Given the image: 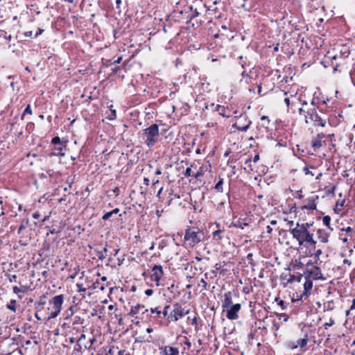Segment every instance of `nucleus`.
I'll use <instances>...</instances> for the list:
<instances>
[{
	"label": "nucleus",
	"mask_w": 355,
	"mask_h": 355,
	"mask_svg": "<svg viewBox=\"0 0 355 355\" xmlns=\"http://www.w3.org/2000/svg\"><path fill=\"white\" fill-rule=\"evenodd\" d=\"M293 239H296L300 245H307L308 247H315L316 241L313 239V234L309 230L300 226L297 223L294 228L290 231Z\"/></svg>",
	"instance_id": "1"
},
{
	"label": "nucleus",
	"mask_w": 355,
	"mask_h": 355,
	"mask_svg": "<svg viewBox=\"0 0 355 355\" xmlns=\"http://www.w3.org/2000/svg\"><path fill=\"white\" fill-rule=\"evenodd\" d=\"M205 238L204 232L197 227H188L185 230L184 241L187 245L193 248Z\"/></svg>",
	"instance_id": "2"
},
{
	"label": "nucleus",
	"mask_w": 355,
	"mask_h": 355,
	"mask_svg": "<svg viewBox=\"0 0 355 355\" xmlns=\"http://www.w3.org/2000/svg\"><path fill=\"white\" fill-rule=\"evenodd\" d=\"M298 111L300 114H304L306 123H312L314 127L320 126L324 128L326 125V121L318 115L315 107H310L307 110L298 108Z\"/></svg>",
	"instance_id": "3"
},
{
	"label": "nucleus",
	"mask_w": 355,
	"mask_h": 355,
	"mask_svg": "<svg viewBox=\"0 0 355 355\" xmlns=\"http://www.w3.org/2000/svg\"><path fill=\"white\" fill-rule=\"evenodd\" d=\"M159 137V125L153 123L143 130L142 139L144 144L149 148L153 147L157 141Z\"/></svg>",
	"instance_id": "4"
},
{
	"label": "nucleus",
	"mask_w": 355,
	"mask_h": 355,
	"mask_svg": "<svg viewBox=\"0 0 355 355\" xmlns=\"http://www.w3.org/2000/svg\"><path fill=\"white\" fill-rule=\"evenodd\" d=\"M64 302L63 295H58L49 301L51 307L48 308L47 320L56 318L62 310Z\"/></svg>",
	"instance_id": "5"
},
{
	"label": "nucleus",
	"mask_w": 355,
	"mask_h": 355,
	"mask_svg": "<svg viewBox=\"0 0 355 355\" xmlns=\"http://www.w3.org/2000/svg\"><path fill=\"white\" fill-rule=\"evenodd\" d=\"M96 341L94 334H81L77 340L75 349L81 351L83 349H90L94 343Z\"/></svg>",
	"instance_id": "6"
},
{
	"label": "nucleus",
	"mask_w": 355,
	"mask_h": 355,
	"mask_svg": "<svg viewBox=\"0 0 355 355\" xmlns=\"http://www.w3.org/2000/svg\"><path fill=\"white\" fill-rule=\"evenodd\" d=\"M170 313L168 312V315L167 320L171 321H177L179 319L182 318L184 315H187L189 313V309H185L182 306L175 303L173 304V309H170Z\"/></svg>",
	"instance_id": "7"
},
{
	"label": "nucleus",
	"mask_w": 355,
	"mask_h": 355,
	"mask_svg": "<svg viewBox=\"0 0 355 355\" xmlns=\"http://www.w3.org/2000/svg\"><path fill=\"white\" fill-rule=\"evenodd\" d=\"M309 341L307 334L304 338H299L297 340H289L286 341L284 345L286 348L293 350L299 348L300 351L304 352L306 350V346Z\"/></svg>",
	"instance_id": "8"
},
{
	"label": "nucleus",
	"mask_w": 355,
	"mask_h": 355,
	"mask_svg": "<svg viewBox=\"0 0 355 355\" xmlns=\"http://www.w3.org/2000/svg\"><path fill=\"white\" fill-rule=\"evenodd\" d=\"M251 123L252 121L248 119L247 115L243 114H241L238 117L236 122L233 125V127L236 128L241 132H246Z\"/></svg>",
	"instance_id": "9"
},
{
	"label": "nucleus",
	"mask_w": 355,
	"mask_h": 355,
	"mask_svg": "<svg viewBox=\"0 0 355 355\" xmlns=\"http://www.w3.org/2000/svg\"><path fill=\"white\" fill-rule=\"evenodd\" d=\"M304 275L313 279H322L324 280L325 278L321 272L320 268L316 265L311 269H306L304 272Z\"/></svg>",
	"instance_id": "10"
},
{
	"label": "nucleus",
	"mask_w": 355,
	"mask_h": 355,
	"mask_svg": "<svg viewBox=\"0 0 355 355\" xmlns=\"http://www.w3.org/2000/svg\"><path fill=\"white\" fill-rule=\"evenodd\" d=\"M241 309V304L236 303L224 309L223 311L226 312V317L227 319L234 320L239 318V312Z\"/></svg>",
	"instance_id": "11"
},
{
	"label": "nucleus",
	"mask_w": 355,
	"mask_h": 355,
	"mask_svg": "<svg viewBox=\"0 0 355 355\" xmlns=\"http://www.w3.org/2000/svg\"><path fill=\"white\" fill-rule=\"evenodd\" d=\"M305 282L303 284L304 286V291L300 295H297V298L295 300L293 299L292 302H295L298 300H302L303 297L308 296L311 294V291L313 288V282L311 279L304 276Z\"/></svg>",
	"instance_id": "12"
},
{
	"label": "nucleus",
	"mask_w": 355,
	"mask_h": 355,
	"mask_svg": "<svg viewBox=\"0 0 355 355\" xmlns=\"http://www.w3.org/2000/svg\"><path fill=\"white\" fill-rule=\"evenodd\" d=\"M205 7V4H204L201 1H197L195 2V5L190 7V10L192 13L189 19L191 20L192 19L198 17L202 12L204 11Z\"/></svg>",
	"instance_id": "13"
},
{
	"label": "nucleus",
	"mask_w": 355,
	"mask_h": 355,
	"mask_svg": "<svg viewBox=\"0 0 355 355\" xmlns=\"http://www.w3.org/2000/svg\"><path fill=\"white\" fill-rule=\"evenodd\" d=\"M319 197L318 196H313L311 197H309L306 201H307V203L304 205H302L300 209L301 210H315L316 209V203L315 201L318 200Z\"/></svg>",
	"instance_id": "14"
},
{
	"label": "nucleus",
	"mask_w": 355,
	"mask_h": 355,
	"mask_svg": "<svg viewBox=\"0 0 355 355\" xmlns=\"http://www.w3.org/2000/svg\"><path fill=\"white\" fill-rule=\"evenodd\" d=\"M163 276V270L161 266L155 265L152 269L151 279L158 282Z\"/></svg>",
	"instance_id": "15"
},
{
	"label": "nucleus",
	"mask_w": 355,
	"mask_h": 355,
	"mask_svg": "<svg viewBox=\"0 0 355 355\" xmlns=\"http://www.w3.org/2000/svg\"><path fill=\"white\" fill-rule=\"evenodd\" d=\"M170 309V305H166L164 306L163 311L159 310L158 307L151 309V313L153 314L155 313L156 316H157L158 318H164L167 319Z\"/></svg>",
	"instance_id": "16"
},
{
	"label": "nucleus",
	"mask_w": 355,
	"mask_h": 355,
	"mask_svg": "<svg viewBox=\"0 0 355 355\" xmlns=\"http://www.w3.org/2000/svg\"><path fill=\"white\" fill-rule=\"evenodd\" d=\"M233 304L232 293L228 291L224 294V299L222 300L223 309L224 310Z\"/></svg>",
	"instance_id": "17"
},
{
	"label": "nucleus",
	"mask_w": 355,
	"mask_h": 355,
	"mask_svg": "<svg viewBox=\"0 0 355 355\" xmlns=\"http://www.w3.org/2000/svg\"><path fill=\"white\" fill-rule=\"evenodd\" d=\"M66 148H67V146L60 145V146H58V147L55 146L52 148L51 152L49 154V156L50 157H52V156L63 157L65 155Z\"/></svg>",
	"instance_id": "18"
},
{
	"label": "nucleus",
	"mask_w": 355,
	"mask_h": 355,
	"mask_svg": "<svg viewBox=\"0 0 355 355\" xmlns=\"http://www.w3.org/2000/svg\"><path fill=\"white\" fill-rule=\"evenodd\" d=\"M117 351V347L114 346H107V347L101 348L96 355H114Z\"/></svg>",
	"instance_id": "19"
},
{
	"label": "nucleus",
	"mask_w": 355,
	"mask_h": 355,
	"mask_svg": "<svg viewBox=\"0 0 355 355\" xmlns=\"http://www.w3.org/2000/svg\"><path fill=\"white\" fill-rule=\"evenodd\" d=\"M214 111L218 112L220 115L225 118H229L231 116L229 109L220 105H216Z\"/></svg>",
	"instance_id": "20"
},
{
	"label": "nucleus",
	"mask_w": 355,
	"mask_h": 355,
	"mask_svg": "<svg viewBox=\"0 0 355 355\" xmlns=\"http://www.w3.org/2000/svg\"><path fill=\"white\" fill-rule=\"evenodd\" d=\"M147 311L148 309H145V306L144 305L137 304L132 307L129 314L131 316H135V315L138 314L140 312H141V313L144 314L145 312Z\"/></svg>",
	"instance_id": "21"
},
{
	"label": "nucleus",
	"mask_w": 355,
	"mask_h": 355,
	"mask_svg": "<svg viewBox=\"0 0 355 355\" xmlns=\"http://www.w3.org/2000/svg\"><path fill=\"white\" fill-rule=\"evenodd\" d=\"M318 239L322 243H327L329 241V234L324 230L318 229L317 230Z\"/></svg>",
	"instance_id": "22"
},
{
	"label": "nucleus",
	"mask_w": 355,
	"mask_h": 355,
	"mask_svg": "<svg viewBox=\"0 0 355 355\" xmlns=\"http://www.w3.org/2000/svg\"><path fill=\"white\" fill-rule=\"evenodd\" d=\"M163 353L164 355H178L179 354V350L176 347L166 346L163 349Z\"/></svg>",
	"instance_id": "23"
},
{
	"label": "nucleus",
	"mask_w": 355,
	"mask_h": 355,
	"mask_svg": "<svg viewBox=\"0 0 355 355\" xmlns=\"http://www.w3.org/2000/svg\"><path fill=\"white\" fill-rule=\"evenodd\" d=\"M301 102V99L296 96H291V109L293 110V112H295V109L298 110V105Z\"/></svg>",
	"instance_id": "24"
},
{
	"label": "nucleus",
	"mask_w": 355,
	"mask_h": 355,
	"mask_svg": "<svg viewBox=\"0 0 355 355\" xmlns=\"http://www.w3.org/2000/svg\"><path fill=\"white\" fill-rule=\"evenodd\" d=\"M187 319H188V320H191L190 324L195 327L194 330L196 331H198V330H200V328L198 327L199 320H200L199 318H198L196 315H194L192 318H191V316H189L187 318Z\"/></svg>",
	"instance_id": "25"
},
{
	"label": "nucleus",
	"mask_w": 355,
	"mask_h": 355,
	"mask_svg": "<svg viewBox=\"0 0 355 355\" xmlns=\"http://www.w3.org/2000/svg\"><path fill=\"white\" fill-rule=\"evenodd\" d=\"M67 143H68L67 139H62L61 140V139L59 137H55L51 140V144H55V145L59 144L61 146H67Z\"/></svg>",
	"instance_id": "26"
},
{
	"label": "nucleus",
	"mask_w": 355,
	"mask_h": 355,
	"mask_svg": "<svg viewBox=\"0 0 355 355\" xmlns=\"http://www.w3.org/2000/svg\"><path fill=\"white\" fill-rule=\"evenodd\" d=\"M342 230L347 233L350 240L354 239V238L355 237V230L353 228H352L351 227H347L346 228H343Z\"/></svg>",
	"instance_id": "27"
},
{
	"label": "nucleus",
	"mask_w": 355,
	"mask_h": 355,
	"mask_svg": "<svg viewBox=\"0 0 355 355\" xmlns=\"http://www.w3.org/2000/svg\"><path fill=\"white\" fill-rule=\"evenodd\" d=\"M304 276V275H300L297 276L292 275L290 276L289 279H288V283H292L294 282H300Z\"/></svg>",
	"instance_id": "28"
},
{
	"label": "nucleus",
	"mask_w": 355,
	"mask_h": 355,
	"mask_svg": "<svg viewBox=\"0 0 355 355\" xmlns=\"http://www.w3.org/2000/svg\"><path fill=\"white\" fill-rule=\"evenodd\" d=\"M346 316L349 317V315H355V298L352 301V304L349 310H347L345 312Z\"/></svg>",
	"instance_id": "29"
},
{
	"label": "nucleus",
	"mask_w": 355,
	"mask_h": 355,
	"mask_svg": "<svg viewBox=\"0 0 355 355\" xmlns=\"http://www.w3.org/2000/svg\"><path fill=\"white\" fill-rule=\"evenodd\" d=\"M349 239V237L347 233L341 229L339 233V239L341 240L343 243H347Z\"/></svg>",
	"instance_id": "30"
},
{
	"label": "nucleus",
	"mask_w": 355,
	"mask_h": 355,
	"mask_svg": "<svg viewBox=\"0 0 355 355\" xmlns=\"http://www.w3.org/2000/svg\"><path fill=\"white\" fill-rule=\"evenodd\" d=\"M29 223V220L28 218H25L22 220L21 222V224L20 225V226L19 227V229H18V231H17V233L19 234H20L22 232L23 230L26 229V226Z\"/></svg>",
	"instance_id": "31"
},
{
	"label": "nucleus",
	"mask_w": 355,
	"mask_h": 355,
	"mask_svg": "<svg viewBox=\"0 0 355 355\" xmlns=\"http://www.w3.org/2000/svg\"><path fill=\"white\" fill-rule=\"evenodd\" d=\"M107 249L106 248H103L102 250L98 251L97 252V257L98 259L103 260L107 257Z\"/></svg>",
	"instance_id": "32"
},
{
	"label": "nucleus",
	"mask_w": 355,
	"mask_h": 355,
	"mask_svg": "<svg viewBox=\"0 0 355 355\" xmlns=\"http://www.w3.org/2000/svg\"><path fill=\"white\" fill-rule=\"evenodd\" d=\"M223 178H220L219 181L216 183V184L214 187V189L222 193L223 191Z\"/></svg>",
	"instance_id": "33"
},
{
	"label": "nucleus",
	"mask_w": 355,
	"mask_h": 355,
	"mask_svg": "<svg viewBox=\"0 0 355 355\" xmlns=\"http://www.w3.org/2000/svg\"><path fill=\"white\" fill-rule=\"evenodd\" d=\"M323 224L327 226L330 230H333V228L330 226L331 217L329 216H324L322 218Z\"/></svg>",
	"instance_id": "34"
},
{
	"label": "nucleus",
	"mask_w": 355,
	"mask_h": 355,
	"mask_svg": "<svg viewBox=\"0 0 355 355\" xmlns=\"http://www.w3.org/2000/svg\"><path fill=\"white\" fill-rule=\"evenodd\" d=\"M322 141L321 139H315L312 141V147L315 149H319L322 146Z\"/></svg>",
	"instance_id": "35"
},
{
	"label": "nucleus",
	"mask_w": 355,
	"mask_h": 355,
	"mask_svg": "<svg viewBox=\"0 0 355 355\" xmlns=\"http://www.w3.org/2000/svg\"><path fill=\"white\" fill-rule=\"evenodd\" d=\"M93 288L94 289H100L101 291H103L105 288V285L102 284L99 281H96L93 284Z\"/></svg>",
	"instance_id": "36"
},
{
	"label": "nucleus",
	"mask_w": 355,
	"mask_h": 355,
	"mask_svg": "<svg viewBox=\"0 0 355 355\" xmlns=\"http://www.w3.org/2000/svg\"><path fill=\"white\" fill-rule=\"evenodd\" d=\"M16 300H11L10 302L6 305L7 309L15 312L16 311Z\"/></svg>",
	"instance_id": "37"
},
{
	"label": "nucleus",
	"mask_w": 355,
	"mask_h": 355,
	"mask_svg": "<svg viewBox=\"0 0 355 355\" xmlns=\"http://www.w3.org/2000/svg\"><path fill=\"white\" fill-rule=\"evenodd\" d=\"M233 225L236 227L241 228L243 230L245 227L248 225V223L241 221V220H237L234 223H233Z\"/></svg>",
	"instance_id": "38"
},
{
	"label": "nucleus",
	"mask_w": 355,
	"mask_h": 355,
	"mask_svg": "<svg viewBox=\"0 0 355 355\" xmlns=\"http://www.w3.org/2000/svg\"><path fill=\"white\" fill-rule=\"evenodd\" d=\"M322 254V251L321 249L316 250L315 251V252L313 253V256L315 259V265L318 264L319 258Z\"/></svg>",
	"instance_id": "39"
},
{
	"label": "nucleus",
	"mask_w": 355,
	"mask_h": 355,
	"mask_svg": "<svg viewBox=\"0 0 355 355\" xmlns=\"http://www.w3.org/2000/svg\"><path fill=\"white\" fill-rule=\"evenodd\" d=\"M275 300V302H277L278 305H279L281 306L282 310L286 309V308L288 306V304L284 302L283 300H280L279 297H276Z\"/></svg>",
	"instance_id": "40"
},
{
	"label": "nucleus",
	"mask_w": 355,
	"mask_h": 355,
	"mask_svg": "<svg viewBox=\"0 0 355 355\" xmlns=\"http://www.w3.org/2000/svg\"><path fill=\"white\" fill-rule=\"evenodd\" d=\"M32 114V110H31V105H28L26 106V107L25 108L23 114H22V116H21V119H24V116L25 114Z\"/></svg>",
	"instance_id": "41"
},
{
	"label": "nucleus",
	"mask_w": 355,
	"mask_h": 355,
	"mask_svg": "<svg viewBox=\"0 0 355 355\" xmlns=\"http://www.w3.org/2000/svg\"><path fill=\"white\" fill-rule=\"evenodd\" d=\"M313 223H300V226L304 227V229L309 230L311 227L313 225Z\"/></svg>",
	"instance_id": "42"
},
{
	"label": "nucleus",
	"mask_w": 355,
	"mask_h": 355,
	"mask_svg": "<svg viewBox=\"0 0 355 355\" xmlns=\"http://www.w3.org/2000/svg\"><path fill=\"white\" fill-rule=\"evenodd\" d=\"M198 286H202V290H206L207 287V283L204 279H201L198 283Z\"/></svg>",
	"instance_id": "43"
},
{
	"label": "nucleus",
	"mask_w": 355,
	"mask_h": 355,
	"mask_svg": "<svg viewBox=\"0 0 355 355\" xmlns=\"http://www.w3.org/2000/svg\"><path fill=\"white\" fill-rule=\"evenodd\" d=\"M221 233H222V231L220 230H218L215 231L213 233L214 237L215 239H217L218 240H220L221 239V236H220Z\"/></svg>",
	"instance_id": "44"
},
{
	"label": "nucleus",
	"mask_w": 355,
	"mask_h": 355,
	"mask_svg": "<svg viewBox=\"0 0 355 355\" xmlns=\"http://www.w3.org/2000/svg\"><path fill=\"white\" fill-rule=\"evenodd\" d=\"M184 175L185 177L193 176V175L191 174V167L187 168V169L184 172Z\"/></svg>",
	"instance_id": "45"
},
{
	"label": "nucleus",
	"mask_w": 355,
	"mask_h": 355,
	"mask_svg": "<svg viewBox=\"0 0 355 355\" xmlns=\"http://www.w3.org/2000/svg\"><path fill=\"white\" fill-rule=\"evenodd\" d=\"M8 279L10 282H17V275H8Z\"/></svg>",
	"instance_id": "46"
},
{
	"label": "nucleus",
	"mask_w": 355,
	"mask_h": 355,
	"mask_svg": "<svg viewBox=\"0 0 355 355\" xmlns=\"http://www.w3.org/2000/svg\"><path fill=\"white\" fill-rule=\"evenodd\" d=\"M112 216L111 211L107 212L102 216V219L104 220H108Z\"/></svg>",
	"instance_id": "47"
},
{
	"label": "nucleus",
	"mask_w": 355,
	"mask_h": 355,
	"mask_svg": "<svg viewBox=\"0 0 355 355\" xmlns=\"http://www.w3.org/2000/svg\"><path fill=\"white\" fill-rule=\"evenodd\" d=\"M76 286L78 287V292H85L86 291V288L83 287V284H77Z\"/></svg>",
	"instance_id": "48"
},
{
	"label": "nucleus",
	"mask_w": 355,
	"mask_h": 355,
	"mask_svg": "<svg viewBox=\"0 0 355 355\" xmlns=\"http://www.w3.org/2000/svg\"><path fill=\"white\" fill-rule=\"evenodd\" d=\"M303 171H304L306 175H311L312 176L314 175V174L311 171H309V169L307 167H304Z\"/></svg>",
	"instance_id": "49"
},
{
	"label": "nucleus",
	"mask_w": 355,
	"mask_h": 355,
	"mask_svg": "<svg viewBox=\"0 0 355 355\" xmlns=\"http://www.w3.org/2000/svg\"><path fill=\"white\" fill-rule=\"evenodd\" d=\"M284 102L286 104L287 107H291V98H288V97L285 98H284Z\"/></svg>",
	"instance_id": "50"
},
{
	"label": "nucleus",
	"mask_w": 355,
	"mask_h": 355,
	"mask_svg": "<svg viewBox=\"0 0 355 355\" xmlns=\"http://www.w3.org/2000/svg\"><path fill=\"white\" fill-rule=\"evenodd\" d=\"M12 290L15 294H18L19 293H20L21 291V289L19 287H17V286H14Z\"/></svg>",
	"instance_id": "51"
},
{
	"label": "nucleus",
	"mask_w": 355,
	"mask_h": 355,
	"mask_svg": "<svg viewBox=\"0 0 355 355\" xmlns=\"http://www.w3.org/2000/svg\"><path fill=\"white\" fill-rule=\"evenodd\" d=\"M44 32V29L39 28L37 31V33L35 35V37H37L39 35H40Z\"/></svg>",
	"instance_id": "52"
},
{
	"label": "nucleus",
	"mask_w": 355,
	"mask_h": 355,
	"mask_svg": "<svg viewBox=\"0 0 355 355\" xmlns=\"http://www.w3.org/2000/svg\"><path fill=\"white\" fill-rule=\"evenodd\" d=\"M153 293V291L152 289H147L145 291V294L148 296H150Z\"/></svg>",
	"instance_id": "53"
},
{
	"label": "nucleus",
	"mask_w": 355,
	"mask_h": 355,
	"mask_svg": "<svg viewBox=\"0 0 355 355\" xmlns=\"http://www.w3.org/2000/svg\"><path fill=\"white\" fill-rule=\"evenodd\" d=\"M116 117V111L112 110V116L110 117V119L113 120V119H115Z\"/></svg>",
	"instance_id": "54"
},
{
	"label": "nucleus",
	"mask_w": 355,
	"mask_h": 355,
	"mask_svg": "<svg viewBox=\"0 0 355 355\" xmlns=\"http://www.w3.org/2000/svg\"><path fill=\"white\" fill-rule=\"evenodd\" d=\"M116 354H117L118 355H125V350H119V348L117 347V351H116Z\"/></svg>",
	"instance_id": "55"
},
{
	"label": "nucleus",
	"mask_w": 355,
	"mask_h": 355,
	"mask_svg": "<svg viewBox=\"0 0 355 355\" xmlns=\"http://www.w3.org/2000/svg\"><path fill=\"white\" fill-rule=\"evenodd\" d=\"M24 36L28 37H31L32 35H33V32L31 31H26L24 33Z\"/></svg>",
	"instance_id": "56"
},
{
	"label": "nucleus",
	"mask_w": 355,
	"mask_h": 355,
	"mask_svg": "<svg viewBox=\"0 0 355 355\" xmlns=\"http://www.w3.org/2000/svg\"><path fill=\"white\" fill-rule=\"evenodd\" d=\"M35 318L39 320H47V315L43 318H42L40 315H39V313H35Z\"/></svg>",
	"instance_id": "57"
},
{
	"label": "nucleus",
	"mask_w": 355,
	"mask_h": 355,
	"mask_svg": "<svg viewBox=\"0 0 355 355\" xmlns=\"http://www.w3.org/2000/svg\"><path fill=\"white\" fill-rule=\"evenodd\" d=\"M316 104H317V102L315 101V98H313L311 102V105L312 106V107H315L316 108Z\"/></svg>",
	"instance_id": "58"
},
{
	"label": "nucleus",
	"mask_w": 355,
	"mask_h": 355,
	"mask_svg": "<svg viewBox=\"0 0 355 355\" xmlns=\"http://www.w3.org/2000/svg\"><path fill=\"white\" fill-rule=\"evenodd\" d=\"M40 213L38 211H36V212L33 213V218L37 219L40 218Z\"/></svg>",
	"instance_id": "59"
},
{
	"label": "nucleus",
	"mask_w": 355,
	"mask_h": 355,
	"mask_svg": "<svg viewBox=\"0 0 355 355\" xmlns=\"http://www.w3.org/2000/svg\"><path fill=\"white\" fill-rule=\"evenodd\" d=\"M272 232V228L270 225H267V227H266V232L268 234H271Z\"/></svg>",
	"instance_id": "60"
},
{
	"label": "nucleus",
	"mask_w": 355,
	"mask_h": 355,
	"mask_svg": "<svg viewBox=\"0 0 355 355\" xmlns=\"http://www.w3.org/2000/svg\"><path fill=\"white\" fill-rule=\"evenodd\" d=\"M149 182H150L149 179L148 178H144V184L146 186H148L149 185Z\"/></svg>",
	"instance_id": "61"
},
{
	"label": "nucleus",
	"mask_w": 355,
	"mask_h": 355,
	"mask_svg": "<svg viewBox=\"0 0 355 355\" xmlns=\"http://www.w3.org/2000/svg\"><path fill=\"white\" fill-rule=\"evenodd\" d=\"M202 175V172H198L196 173V174H193V176L195 178H198L200 176H201Z\"/></svg>",
	"instance_id": "62"
},
{
	"label": "nucleus",
	"mask_w": 355,
	"mask_h": 355,
	"mask_svg": "<svg viewBox=\"0 0 355 355\" xmlns=\"http://www.w3.org/2000/svg\"><path fill=\"white\" fill-rule=\"evenodd\" d=\"M119 212V208H115L113 210L111 211V213L112 214H118Z\"/></svg>",
	"instance_id": "63"
},
{
	"label": "nucleus",
	"mask_w": 355,
	"mask_h": 355,
	"mask_svg": "<svg viewBox=\"0 0 355 355\" xmlns=\"http://www.w3.org/2000/svg\"><path fill=\"white\" fill-rule=\"evenodd\" d=\"M259 160V155L257 154L253 158V162H257Z\"/></svg>",
	"instance_id": "64"
}]
</instances>
